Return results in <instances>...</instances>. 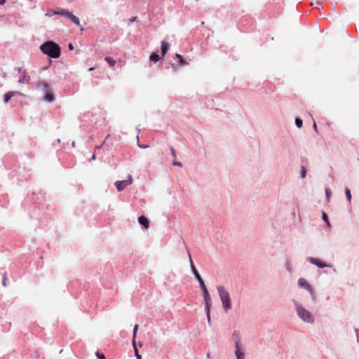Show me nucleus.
Returning <instances> with one entry per match:
<instances>
[{
  "instance_id": "obj_1",
  "label": "nucleus",
  "mask_w": 359,
  "mask_h": 359,
  "mask_svg": "<svg viewBox=\"0 0 359 359\" xmlns=\"http://www.w3.org/2000/svg\"><path fill=\"white\" fill-rule=\"evenodd\" d=\"M40 50L43 53L52 58H58L61 54V49L59 45L52 41H48L41 44Z\"/></svg>"
},
{
  "instance_id": "obj_2",
  "label": "nucleus",
  "mask_w": 359,
  "mask_h": 359,
  "mask_svg": "<svg viewBox=\"0 0 359 359\" xmlns=\"http://www.w3.org/2000/svg\"><path fill=\"white\" fill-rule=\"evenodd\" d=\"M294 303L299 318L305 323L309 324L313 323L315 320L314 316L308 310L301 306L297 302L294 301Z\"/></svg>"
},
{
  "instance_id": "obj_3",
  "label": "nucleus",
  "mask_w": 359,
  "mask_h": 359,
  "mask_svg": "<svg viewBox=\"0 0 359 359\" xmlns=\"http://www.w3.org/2000/svg\"><path fill=\"white\" fill-rule=\"evenodd\" d=\"M219 296L220 297L223 309L225 311H227L231 309V302L229 295V292L225 288L224 286L219 285L217 287Z\"/></svg>"
},
{
  "instance_id": "obj_4",
  "label": "nucleus",
  "mask_w": 359,
  "mask_h": 359,
  "mask_svg": "<svg viewBox=\"0 0 359 359\" xmlns=\"http://www.w3.org/2000/svg\"><path fill=\"white\" fill-rule=\"evenodd\" d=\"M133 182V179L130 175L128 176V180H122V181H117L115 183V185L116 187V189L118 191H123L127 186L129 184H131Z\"/></svg>"
},
{
  "instance_id": "obj_5",
  "label": "nucleus",
  "mask_w": 359,
  "mask_h": 359,
  "mask_svg": "<svg viewBox=\"0 0 359 359\" xmlns=\"http://www.w3.org/2000/svg\"><path fill=\"white\" fill-rule=\"evenodd\" d=\"M187 254H188V257H189V262H190V266H191V271L194 273L196 278L197 279V280L198 281L199 280L202 279V278L193 263V260L191 259V256L190 253L189 252H187Z\"/></svg>"
},
{
  "instance_id": "obj_6",
  "label": "nucleus",
  "mask_w": 359,
  "mask_h": 359,
  "mask_svg": "<svg viewBox=\"0 0 359 359\" xmlns=\"http://www.w3.org/2000/svg\"><path fill=\"white\" fill-rule=\"evenodd\" d=\"M236 351L235 354L237 359H244V353L241 351L240 348V341L237 339L235 341Z\"/></svg>"
},
{
  "instance_id": "obj_7",
  "label": "nucleus",
  "mask_w": 359,
  "mask_h": 359,
  "mask_svg": "<svg viewBox=\"0 0 359 359\" xmlns=\"http://www.w3.org/2000/svg\"><path fill=\"white\" fill-rule=\"evenodd\" d=\"M307 260L311 264H314V265L317 266L318 267H319L320 269L328 266V265H327L326 264L319 261L318 259H315V258H313V257H308Z\"/></svg>"
},
{
  "instance_id": "obj_8",
  "label": "nucleus",
  "mask_w": 359,
  "mask_h": 359,
  "mask_svg": "<svg viewBox=\"0 0 359 359\" xmlns=\"http://www.w3.org/2000/svg\"><path fill=\"white\" fill-rule=\"evenodd\" d=\"M15 95H21L18 91H9L4 95V102L7 103Z\"/></svg>"
},
{
  "instance_id": "obj_9",
  "label": "nucleus",
  "mask_w": 359,
  "mask_h": 359,
  "mask_svg": "<svg viewBox=\"0 0 359 359\" xmlns=\"http://www.w3.org/2000/svg\"><path fill=\"white\" fill-rule=\"evenodd\" d=\"M37 88L41 90V91L44 93L45 92L48 91L50 90L49 86L45 81H41L37 83Z\"/></svg>"
},
{
  "instance_id": "obj_10",
  "label": "nucleus",
  "mask_w": 359,
  "mask_h": 359,
  "mask_svg": "<svg viewBox=\"0 0 359 359\" xmlns=\"http://www.w3.org/2000/svg\"><path fill=\"white\" fill-rule=\"evenodd\" d=\"M203 297H204V301H205V312L209 313L210 304H209L208 301V296H209L208 290H206L205 291H203Z\"/></svg>"
},
{
  "instance_id": "obj_11",
  "label": "nucleus",
  "mask_w": 359,
  "mask_h": 359,
  "mask_svg": "<svg viewBox=\"0 0 359 359\" xmlns=\"http://www.w3.org/2000/svg\"><path fill=\"white\" fill-rule=\"evenodd\" d=\"M138 222L141 225L144 226L145 228L149 227V221L146 217L143 215L139 217Z\"/></svg>"
},
{
  "instance_id": "obj_12",
  "label": "nucleus",
  "mask_w": 359,
  "mask_h": 359,
  "mask_svg": "<svg viewBox=\"0 0 359 359\" xmlns=\"http://www.w3.org/2000/svg\"><path fill=\"white\" fill-rule=\"evenodd\" d=\"M53 13L55 15H60L65 16V18H67V17L69 16L70 12L69 11H67V10H65V9H60L57 11L53 12Z\"/></svg>"
},
{
  "instance_id": "obj_13",
  "label": "nucleus",
  "mask_w": 359,
  "mask_h": 359,
  "mask_svg": "<svg viewBox=\"0 0 359 359\" xmlns=\"http://www.w3.org/2000/svg\"><path fill=\"white\" fill-rule=\"evenodd\" d=\"M67 18L70 19L76 25H78V26L80 25V20H79V18L75 16L72 13L70 12Z\"/></svg>"
},
{
  "instance_id": "obj_14",
  "label": "nucleus",
  "mask_w": 359,
  "mask_h": 359,
  "mask_svg": "<svg viewBox=\"0 0 359 359\" xmlns=\"http://www.w3.org/2000/svg\"><path fill=\"white\" fill-rule=\"evenodd\" d=\"M67 18L70 19L76 25H78V26L80 25V20H79V18L75 16L72 13L70 12Z\"/></svg>"
},
{
  "instance_id": "obj_15",
  "label": "nucleus",
  "mask_w": 359,
  "mask_h": 359,
  "mask_svg": "<svg viewBox=\"0 0 359 359\" xmlns=\"http://www.w3.org/2000/svg\"><path fill=\"white\" fill-rule=\"evenodd\" d=\"M175 56L176 58L178 59V63L180 66H184L189 64L187 61L184 60L182 55H181L180 54L176 53Z\"/></svg>"
},
{
  "instance_id": "obj_16",
  "label": "nucleus",
  "mask_w": 359,
  "mask_h": 359,
  "mask_svg": "<svg viewBox=\"0 0 359 359\" xmlns=\"http://www.w3.org/2000/svg\"><path fill=\"white\" fill-rule=\"evenodd\" d=\"M169 48V43L165 41L161 42V53L163 55H164L168 50Z\"/></svg>"
},
{
  "instance_id": "obj_17",
  "label": "nucleus",
  "mask_w": 359,
  "mask_h": 359,
  "mask_svg": "<svg viewBox=\"0 0 359 359\" xmlns=\"http://www.w3.org/2000/svg\"><path fill=\"white\" fill-rule=\"evenodd\" d=\"M44 94H45V100H46V101H48V102H52V101H53V100H54V96H53V93H52V92H51L50 89V90H48V91L45 92V93H44Z\"/></svg>"
},
{
  "instance_id": "obj_18",
  "label": "nucleus",
  "mask_w": 359,
  "mask_h": 359,
  "mask_svg": "<svg viewBox=\"0 0 359 359\" xmlns=\"http://www.w3.org/2000/svg\"><path fill=\"white\" fill-rule=\"evenodd\" d=\"M30 80V77L25 74H23L19 79L18 82L20 83H27Z\"/></svg>"
},
{
  "instance_id": "obj_19",
  "label": "nucleus",
  "mask_w": 359,
  "mask_h": 359,
  "mask_svg": "<svg viewBox=\"0 0 359 359\" xmlns=\"http://www.w3.org/2000/svg\"><path fill=\"white\" fill-rule=\"evenodd\" d=\"M298 285L300 286V287H305L306 288H309L310 286L308 284V283L306 281L305 279L304 278H299V280H298Z\"/></svg>"
},
{
  "instance_id": "obj_20",
  "label": "nucleus",
  "mask_w": 359,
  "mask_h": 359,
  "mask_svg": "<svg viewBox=\"0 0 359 359\" xmlns=\"http://www.w3.org/2000/svg\"><path fill=\"white\" fill-rule=\"evenodd\" d=\"M133 348H134V351H135V355L137 359H142L141 355H140L139 353H138V351H137V348L135 340H133Z\"/></svg>"
},
{
  "instance_id": "obj_21",
  "label": "nucleus",
  "mask_w": 359,
  "mask_h": 359,
  "mask_svg": "<svg viewBox=\"0 0 359 359\" xmlns=\"http://www.w3.org/2000/svg\"><path fill=\"white\" fill-rule=\"evenodd\" d=\"M149 59L151 61L157 62V61H158L160 60V56H159V55L157 53H153L150 55Z\"/></svg>"
},
{
  "instance_id": "obj_22",
  "label": "nucleus",
  "mask_w": 359,
  "mask_h": 359,
  "mask_svg": "<svg viewBox=\"0 0 359 359\" xmlns=\"http://www.w3.org/2000/svg\"><path fill=\"white\" fill-rule=\"evenodd\" d=\"M105 60L107 62V63L111 67H114L115 66L116 61L113 58L110 57H105Z\"/></svg>"
},
{
  "instance_id": "obj_23",
  "label": "nucleus",
  "mask_w": 359,
  "mask_h": 359,
  "mask_svg": "<svg viewBox=\"0 0 359 359\" xmlns=\"http://www.w3.org/2000/svg\"><path fill=\"white\" fill-rule=\"evenodd\" d=\"M345 194H346V199L348 202H351V191L348 188H346L345 189Z\"/></svg>"
},
{
  "instance_id": "obj_24",
  "label": "nucleus",
  "mask_w": 359,
  "mask_h": 359,
  "mask_svg": "<svg viewBox=\"0 0 359 359\" xmlns=\"http://www.w3.org/2000/svg\"><path fill=\"white\" fill-rule=\"evenodd\" d=\"M295 124L296 126L300 128L302 127V125H303V121L300 118H295Z\"/></svg>"
},
{
  "instance_id": "obj_25",
  "label": "nucleus",
  "mask_w": 359,
  "mask_h": 359,
  "mask_svg": "<svg viewBox=\"0 0 359 359\" xmlns=\"http://www.w3.org/2000/svg\"><path fill=\"white\" fill-rule=\"evenodd\" d=\"M306 175V169L304 165H302L301 167V177L304 178Z\"/></svg>"
},
{
  "instance_id": "obj_26",
  "label": "nucleus",
  "mask_w": 359,
  "mask_h": 359,
  "mask_svg": "<svg viewBox=\"0 0 359 359\" xmlns=\"http://www.w3.org/2000/svg\"><path fill=\"white\" fill-rule=\"evenodd\" d=\"M198 283H199V285H200V287H201L202 291H205V290H208L203 279L199 280Z\"/></svg>"
},
{
  "instance_id": "obj_27",
  "label": "nucleus",
  "mask_w": 359,
  "mask_h": 359,
  "mask_svg": "<svg viewBox=\"0 0 359 359\" xmlns=\"http://www.w3.org/2000/svg\"><path fill=\"white\" fill-rule=\"evenodd\" d=\"M137 330H138V325L136 324V325H135L134 328H133V340L135 341V337H136Z\"/></svg>"
},
{
  "instance_id": "obj_28",
  "label": "nucleus",
  "mask_w": 359,
  "mask_h": 359,
  "mask_svg": "<svg viewBox=\"0 0 359 359\" xmlns=\"http://www.w3.org/2000/svg\"><path fill=\"white\" fill-rule=\"evenodd\" d=\"M323 219L327 222V225L330 226V222H329V220H328V217H327V215L325 212H323Z\"/></svg>"
},
{
  "instance_id": "obj_29",
  "label": "nucleus",
  "mask_w": 359,
  "mask_h": 359,
  "mask_svg": "<svg viewBox=\"0 0 359 359\" xmlns=\"http://www.w3.org/2000/svg\"><path fill=\"white\" fill-rule=\"evenodd\" d=\"M96 355L97 356L98 359H105V356L102 353H100L99 352L96 353Z\"/></svg>"
},
{
  "instance_id": "obj_30",
  "label": "nucleus",
  "mask_w": 359,
  "mask_h": 359,
  "mask_svg": "<svg viewBox=\"0 0 359 359\" xmlns=\"http://www.w3.org/2000/svg\"><path fill=\"white\" fill-rule=\"evenodd\" d=\"M173 165L175 166H180V167H182V164L181 162H179V161H173L172 163Z\"/></svg>"
},
{
  "instance_id": "obj_31",
  "label": "nucleus",
  "mask_w": 359,
  "mask_h": 359,
  "mask_svg": "<svg viewBox=\"0 0 359 359\" xmlns=\"http://www.w3.org/2000/svg\"><path fill=\"white\" fill-rule=\"evenodd\" d=\"M209 312H210L209 311ZM206 316H207V320H208V323L210 325H211V320H210V313H207L206 312Z\"/></svg>"
},
{
  "instance_id": "obj_32",
  "label": "nucleus",
  "mask_w": 359,
  "mask_h": 359,
  "mask_svg": "<svg viewBox=\"0 0 359 359\" xmlns=\"http://www.w3.org/2000/svg\"><path fill=\"white\" fill-rule=\"evenodd\" d=\"M6 274H4L3 281H2V284L4 286H6Z\"/></svg>"
},
{
  "instance_id": "obj_33",
  "label": "nucleus",
  "mask_w": 359,
  "mask_h": 359,
  "mask_svg": "<svg viewBox=\"0 0 359 359\" xmlns=\"http://www.w3.org/2000/svg\"><path fill=\"white\" fill-rule=\"evenodd\" d=\"M313 127L314 130H316V132H318L317 125L315 121L313 122Z\"/></svg>"
},
{
  "instance_id": "obj_34",
  "label": "nucleus",
  "mask_w": 359,
  "mask_h": 359,
  "mask_svg": "<svg viewBox=\"0 0 359 359\" xmlns=\"http://www.w3.org/2000/svg\"><path fill=\"white\" fill-rule=\"evenodd\" d=\"M68 48H69V50H73L74 49L73 44L72 43H69Z\"/></svg>"
},
{
  "instance_id": "obj_35",
  "label": "nucleus",
  "mask_w": 359,
  "mask_h": 359,
  "mask_svg": "<svg viewBox=\"0 0 359 359\" xmlns=\"http://www.w3.org/2000/svg\"><path fill=\"white\" fill-rule=\"evenodd\" d=\"M170 150H171V154L175 156L176 155V154H175L174 149L171 147Z\"/></svg>"
},
{
  "instance_id": "obj_36",
  "label": "nucleus",
  "mask_w": 359,
  "mask_h": 359,
  "mask_svg": "<svg viewBox=\"0 0 359 359\" xmlns=\"http://www.w3.org/2000/svg\"><path fill=\"white\" fill-rule=\"evenodd\" d=\"M325 193H326L327 196L329 197V196H330V191H329V189H325Z\"/></svg>"
},
{
  "instance_id": "obj_37",
  "label": "nucleus",
  "mask_w": 359,
  "mask_h": 359,
  "mask_svg": "<svg viewBox=\"0 0 359 359\" xmlns=\"http://www.w3.org/2000/svg\"><path fill=\"white\" fill-rule=\"evenodd\" d=\"M6 2V0H0V5H4Z\"/></svg>"
},
{
  "instance_id": "obj_38",
  "label": "nucleus",
  "mask_w": 359,
  "mask_h": 359,
  "mask_svg": "<svg viewBox=\"0 0 359 359\" xmlns=\"http://www.w3.org/2000/svg\"><path fill=\"white\" fill-rule=\"evenodd\" d=\"M94 69H95V68H94V67H90V68H89V69H88V71H93V70H94Z\"/></svg>"
},
{
  "instance_id": "obj_39",
  "label": "nucleus",
  "mask_w": 359,
  "mask_h": 359,
  "mask_svg": "<svg viewBox=\"0 0 359 359\" xmlns=\"http://www.w3.org/2000/svg\"><path fill=\"white\" fill-rule=\"evenodd\" d=\"M210 353H207V357H208V358H210Z\"/></svg>"
},
{
  "instance_id": "obj_40",
  "label": "nucleus",
  "mask_w": 359,
  "mask_h": 359,
  "mask_svg": "<svg viewBox=\"0 0 359 359\" xmlns=\"http://www.w3.org/2000/svg\"><path fill=\"white\" fill-rule=\"evenodd\" d=\"M136 20V17L133 18V20H131V21H134Z\"/></svg>"
}]
</instances>
